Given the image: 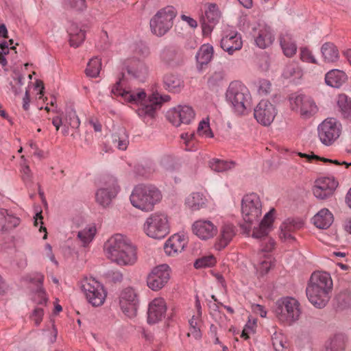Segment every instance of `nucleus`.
<instances>
[{"label":"nucleus","instance_id":"43","mask_svg":"<svg viewBox=\"0 0 351 351\" xmlns=\"http://www.w3.org/2000/svg\"><path fill=\"white\" fill-rule=\"evenodd\" d=\"M303 73L301 68L297 63L291 62L286 65L283 70L282 75L287 79H300Z\"/></svg>","mask_w":351,"mask_h":351},{"label":"nucleus","instance_id":"56","mask_svg":"<svg viewBox=\"0 0 351 351\" xmlns=\"http://www.w3.org/2000/svg\"><path fill=\"white\" fill-rule=\"evenodd\" d=\"M65 4L77 11H83L86 8V0H65Z\"/></svg>","mask_w":351,"mask_h":351},{"label":"nucleus","instance_id":"21","mask_svg":"<svg viewBox=\"0 0 351 351\" xmlns=\"http://www.w3.org/2000/svg\"><path fill=\"white\" fill-rule=\"evenodd\" d=\"M187 242V238L184 234H174L165 241V252L169 256H176L183 251Z\"/></svg>","mask_w":351,"mask_h":351},{"label":"nucleus","instance_id":"20","mask_svg":"<svg viewBox=\"0 0 351 351\" xmlns=\"http://www.w3.org/2000/svg\"><path fill=\"white\" fill-rule=\"evenodd\" d=\"M337 186V182L332 178H322L315 181L313 192L319 199H326L331 196Z\"/></svg>","mask_w":351,"mask_h":351},{"label":"nucleus","instance_id":"32","mask_svg":"<svg viewBox=\"0 0 351 351\" xmlns=\"http://www.w3.org/2000/svg\"><path fill=\"white\" fill-rule=\"evenodd\" d=\"M323 60L326 63H334L339 58V52L337 46L330 42L324 43L321 47Z\"/></svg>","mask_w":351,"mask_h":351},{"label":"nucleus","instance_id":"22","mask_svg":"<svg viewBox=\"0 0 351 351\" xmlns=\"http://www.w3.org/2000/svg\"><path fill=\"white\" fill-rule=\"evenodd\" d=\"M167 311V304L162 298L154 299L149 304L148 317L149 323L155 324L165 318Z\"/></svg>","mask_w":351,"mask_h":351},{"label":"nucleus","instance_id":"52","mask_svg":"<svg viewBox=\"0 0 351 351\" xmlns=\"http://www.w3.org/2000/svg\"><path fill=\"white\" fill-rule=\"evenodd\" d=\"M216 263V258L213 255H209L206 256L202 257L197 259L195 263L194 266L195 268H201L205 267H211L213 266Z\"/></svg>","mask_w":351,"mask_h":351},{"label":"nucleus","instance_id":"23","mask_svg":"<svg viewBox=\"0 0 351 351\" xmlns=\"http://www.w3.org/2000/svg\"><path fill=\"white\" fill-rule=\"evenodd\" d=\"M254 42L261 49H266L272 45L275 40V34L272 29L267 25H260L254 30Z\"/></svg>","mask_w":351,"mask_h":351},{"label":"nucleus","instance_id":"44","mask_svg":"<svg viewBox=\"0 0 351 351\" xmlns=\"http://www.w3.org/2000/svg\"><path fill=\"white\" fill-rule=\"evenodd\" d=\"M337 104L343 117L351 121V100L343 95L339 97Z\"/></svg>","mask_w":351,"mask_h":351},{"label":"nucleus","instance_id":"47","mask_svg":"<svg viewBox=\"0 0 351 351\" xmlns=\"http://www.w3.org/2000/svg\"><path fill=\"white\" fill-rule=\"evenodd\" d=\"M196 307L197 308V315H193L192 318L189 320V324L191 326V331L188 333V335L190 336L192 335L195 338H199L200 337V331L198 328V323H199V317L201 316V311L199 306V302L198 300L196 301Z\"/></svg>","mask_w":351,"mask_h":351},{"label":"nucleus","instance_id":"51","mask_svg":"<svg viewBox=\"0 0 351 351\" xmlns=\"http://www.w3.org/2000/svg\"><path fill=\"white\" fill-rule=\"evenodd\" d=\"M25 77L19 74L16 75L13 81L10 82L11 90L15 95L22 92V86L24 84Z\"/></svg>","mask_w":351,"mask_h":351},{"label":"nucleus","instance_id":"28","mask_svg":"<svg viewBox=\"0 0 351 351\" xmlns=\"http://www.w3.org/2000/svg\"><path fill=\"white\" fill-rule=\"evenodd\" d=\"M20 223V219L8 210L0 208V231H8L16 228Z\"/></svg>","mask_w":351,"mask_h":351},{"label":"nucleus","instance_id":"29","mask_svg":"<svg viewBox=\"0 0 351 351\" xmlns=\"http://www.w3.org/2000/svg\"><path fill=\"white\" fill-rule=\"evenodd\" d=\"M213 55V48L210 45H203L196 55L197 69L202 71L210 62Z\"/></svg>","mask_w":351,"mask_h":351},{"label":"nucleus","instance_id":"18","mask_svg":"<svg viewBox=\"0 0 351 351\" xmlns=\"http://www.w3.org/2000/svg\"><path fill=\"white\" fill-rule=\"evenodd\" d=\"M243 46L241 36L236 30L227 29L223 31L221 40V48L230 55L240 50Z\"/></svg>","mask_w":351,"mask_h":351},{"label":"nucleus","instance_id":"14","mask_svg":"<svg viewBox=\"0 0 351 351\" xmlns=\"http://www.w3.org/2000/svg\"><path fill=\"white\" fill-rule=\"evenodd\" d=\"M276 114L277 109L268 100H261L254 108V118L259 123L265 126L269 125L274 121Z\"/></svg>","mask_w":351,"mask_h":351},{"label":"nucleus","instance_id":"9","mask_svg":"<svg viewBox=\"0 0 351 351\" xmlns=\"http://www.w3.org/2000/svg\"><path fill=\"white\" fill-rule=\"evenodd\" d=\"M289 101L291 109L299 113L304 119L313 117L319 110L314 99L303 94L292 93L289 95Z\"/></svg>","mask_w":351,"mask_h":351},{"label":"nucleus","instance_id":"37","mask_svg":"<svg viewBox=\"0 0 351 351\" xmlns=\"http://www.w3.org/2000/svg\"><path fill=\"white\" fill-rule=\"evenodd\" d=\"M112 143L117 149L124 151L129 145V137L124 128L119 130L118 132L112 135Z\"/></svg>","mask_w":351,"mask_h":351},{"label":"nucleus","instance_id":"3","mask_svg":"<svg viewBox=\"0 0 351 351\" xmlns=\"http://www.w3.org/2000/svg\"><path fill=\"white\" fill-rule=\"evenodd\" d=\"M333 287L332 278L328 272L314 271L306 289L309 302L315 307H324L330 299Z\"/></svg>","mask_w":351,"mask_h":351},{"label":"nucleus","instance_id":"24","mask_svg":"<svg viewBox=\"0 0 351 351\" xmlns=\"http://www.w3.org/2000/svg\"><path fill=\"white\" fill-rule=\"evenodd\" d=\"M236 233L237 228L233 224L226 221L223 222L220 227L219 234L215 245V248L218 250L225 248L232 240Z\"/></svg>","mask_w":351,"mask_h":351},{"label":"nucleus","instance_id":"1","mask_svg":"<svg viewBox=\"0 0 351 351\" xmlns=\"http://www.w3.org/2000/svg\"><path fill=\"white\" fill-rule=\"evenodd\" d=\"M125 85V75L121 73L116 83L111 87V97L123 104L136 108V113L144 121L153 119L162 104L170 99L169 95L161 96L158 93H153L147 97L143 89L129 90Z\"/></svg>","mask_w":351,"mask_h":351},{"label":"nucleus","instance_id":"16","mask_svg":"<svg viewBox=\"0 0 351 351\" xmlns=\"http://www.w3.org/2000/svg\"><path fill=\"white\" fill-rule=\"evenodd\" d=\"M193 234L202 241H208L213 239L218 232V228L214 223L206 219H200L195 221L191 226Z\"/></svg>","mask_w":351,"mask_h":351},{"label":"nucleus","instance_id":"10","mask_svg":"<svg viewBox=\"0 0 351 351\" xmlns=\"http://www.w3.org/2000/svg\"><path fill=\"white\" fill-rule=\"evenodd\" d=\"M80 287L86 300L94 306H99L104 303L106 291L99 282L93 278H85L80 282Z\"/></svg>","mask_w":351,"mask_h":351},{"label":"nucleus","instance_id":"48","mask_svg":"<svg viewBox=\"0 0 351 351\" xmlns=\"http://www.w3.org/2000/svg\"><path fill=\"white\" fill-rule=\"evenodd\" d=\"M298 155L300 157L307 158V160L308 161H311L313 159H317V160H321L322 161H323L324 162H329V163H332V164H334V165H339V166L344 165L346 169H348L350 167H351V162H346L345 161H340V160H331V159L325 158H319L318 156H317L315 155L309 156V155H307L306 154H302V153H299Z\"/></svg>","mask_w":351,"mask_h":351},{"label":"nucleus","instance_id":"4","mask_svg":"<svg viewBox=\"0 0 351 351\" xmlns=\"http://www.w3.org/2000/svg\"><path fill=\"white\" fill-rule=\"evenodd\" d=\"M161 198L160 191L152 185L136 186L130 197L132 206L145 212L152 211Z\"/></svg>","mask_w":351,"mask_h":351},{"label":"nucleus","instance_id":"35","mask_svg":"<svg viewBox=\"0 0 351 351\" xmlns=\"http://www.w3.org/2000/svg\"><path fill=\"white\" fill-rule=\"evenodd\" d=\"M206 198L200 193H192L185 199V204L192 210H197L206 206Z\"/></svg>","mask_w":351,"mask_h":351},{"label":"nucleus","instance_id":"25","mask_svg":"<svg viewBox=\"0 0 351 351\" xmlns=\"http://www.w3.org/2000/svg\"><path fill=\"white\" fill-rule=\"evenodd\" d=\"M303 226L300 219H287L280 226V238L285 241L292 242L295 240L293 234Z\"/></svg>","mask_w":351,"mask_h":351},{"label":"nucleus","instance_id":"6","mask_svg":"<svg viewBox=\"0 0 351 351\" xmlns=\"http://www.w3.org/2000/svg\"><path fill=\"white\" fill-rule=\"evenodd\" d=\"M143 230L152 239H162L170 232L169 217L163 213H152L145 219Z\"/></svg>","mask_w":351,"mask_h":351},{"label":"nucleus","instance_id":"39","mask_svg":"<svg viewBox=\"0 0 351 351\" xmlns=\"http://www.w3.org/2000/svg\"><path fill=\"white\" fill-rule=\"evenodd\" d=\"M236 163L232 160L213 158L209 161V167L216 172L223 173L233 169Z\"/></svg>","mask_w":351,"mask_h":351},{"label":"nucleus","instance_id":"50","mask_svg":"<svg viewBox=\"0 0 351 351\" xmlns=\"http://www.w3.org/2000/svg\"><path fill=\"white\" fill-rule=\"evenodd\" d=\"M207 21L210 23H215L220 17L217 7L215 4H210L205 12Z\"/></svg>","mask_w":351,"mask_h":351},{"label":"nucleus","instance_id":"58","mask_svg":"<svg viewBox=\"0 0 351 351\" xmlns=\"http://www.w3.org/2000/svg\"><path fill=\"white\" fill-rule=\"evenodd\" d=\"M34 226L38 227V225L40 224L39 230H40V232L43 231L45 232V234L43 236V239H46L47 237V232L46 228L43 226V217L42 215V210H40V212L37 213L36 214V215L34 216Z\"/></svg>","mask_w":351,"mask_h":351},{"label":"nucleus","instance_id":"64","mask_svg":"<svg viewBox=\"0 0 351 351\" xmlns=\"http://www.w3.org/2000/svg\"><path fill=\"white\" fill-rule=\"evenodd\" d=\"M29 102H30L29 93L28 90H26L25 95L23 98V108L24 110H25V111L29 110Z\"/></svg>","mask_w":351,"mask_h":351},{"label":"nucleus","instance_id":"7","mask_svg":"<svg viewBox=\"0 0 351 351\" xmlns=\"http://www.w3.org/2000/svg\"><path fill=\"white\" fill-rule=\"evenodd\" d=\"M243 219L247 226L245 230L250 231L251 226L259 221L263 214V203L256 193H250L243 197L241 202Z\"/></svg>","mask_w":351,"mask_h":351},{"label":"nucleus","instance_id":"57","mask_svg":"<svg viewBox=\"0 0 351 351\" xmlns=\"http://www.w3.org/2000/svg\"><path fill=\"white\" fill-rule=\"evenodd\" d=\"M300 59L303 62L317 64V60L312 54V52L306 47L300 49Z\"/></svg>","mask_w":351,"mask_h":351},{"label":"nucleus","instance_id":"8","mask_svg":"<svg viewBox=\"0 0 351 351\" xmlns=\"http://www.w3.org/2000/svg\"><path fill=\"white\" fill-rule=\"evenodd\" d=\"M274 312L278 320L287 325L298 321L302 313L299 302L289 297L278 300L276 302Z\"/></svg>","mask_w":351,"mask_h":351},{"label":"nucleus","instance_id":"42","mask_svg":"<svg viewBox=\"0 0 351 351\" xmlns=\"http://www.w3.org/2000/svg\"><path fill=\"white\" fill-rule=\"evenodd\" d=\"M346 337L342 334L335 335L326 344V351H341L345 348Z\"/></svg>","mask_w":351,"mask_h":351},{"label":"nucleus","instance_id":"15","mask_svg":"<svg viewBox=\"0 0 351 351\" xmlns=\"http://www.w3.org/2000/svg\"><path fill=\"white\" fill-rule=\"evenodd\" d=\"M168 120L176 127L181 124H190L195 118L193 109L189 106H178L167 114Z\"/></svg>","mask_w":351,"mask_h":351},{"label":"nucleus","instance_id":"55","mask_svg":"<svg viewBox=\"0 0 351 351\" xmlns=\"http://www.w3.org/2000/svg\"><path fill=\"white\" fill-rule=\"evenodd\" d=\"M224 79V73L222 71H215L208 78V83L211 86H219Z\"/></svg>","mask_w":351,"mask_h":351},{"label":"nucleus","instance_id":"34","mask_svg":"<svg viewBox=\"0 0 351 351\" xmlns=\"http://www.w3.org/2000/svg\"><path fill=\"white\" fill-rule=\"evenodd\" d=\"M163 82L165 88L171 92H180L184 86L182 78L173 73L166 74L163 77Z\"/></svg>","mask_w":351,"mask_h":351},{"label":"nucleus","instance_id":"2","mask_svg":"<svg viewBox=\"0 0 351 351\" xmlns=\"http://www.w3.org/2000/svg\"><path fill=\"white\" fill-rule=\"evenodd\" d=\"M104 251L108 259L119 266H131L137 261L136 247L121 234L110 237L104 243Z\"/></svg>","mask_w":351,"mask_h":351},{"label":"nucleus","instance_id":"40","mask_svg":"<svg viewBox=\"0 0 351 351\" xmlns=\"http://www.w3.org/2000/svg\"><path fill=\"white\" fill-rule=\"evenodd\" d=\"M96 232L97 228L95 225L90 224L78 232L77 237L80 240L82 245L86 247L93 241Z\"/></svg>","mask_w":351,"mask_h":351},{"label":"nucleus","instance_id":"17","mask_svg":"<svg viewBox=\"0 0 351 351\" xmlns=\"http://www.w3.org/2000/svg\"><path fill=\"white\" fill-rule=\"evenodd\" d=\"M138 300L137 295L132 288L123 289L119 296V305L123 313L129 317L136 315Z\"/></svg>","mask_w":351,"mask_h":351},{"label":"nucleus","instance_id":"63","mask_svg":"<svg viewBox=\"0 0 351 351\" xmlns=\"http://www.w3.org/2000/svg\"><path fill=\"white\" fill-rule=\"evenodd\" d=\"M181 19H182V21H184L186 23H187V24L191 27L195 28L197 26V21L195 19H193V18H191V17H190L189 16L183 14V15L181 16Z\"/></svg>","mask_w":351,"mask_h":351},{"label":"nucleus","instance_id":"49","mask_svg":"<svg viewBox=\"0 0 351 351\" xmlns=\"http://www.w3.org/2000/svg\"><path fill=\"white\" fill-rule=\"evenodd\" d=\"M197 134L199 136L206 137V138H213V134L210 128L209 119L206 118V119L202 120L199 123L197 128Z\"/></svg>","mask_w":351,"mask_h":351},{"label":"nucleus","instance_id":"38","mask_svg":"<svg viewBox=\"0 0 351 351\" xmlns=\"http://www.w3.org/2000/svg\"><path fill=\"white\" fill-rule=\"evenodd\" d=\"M70 36V45L72 47H79L85 39V32L84 30L79 28L77 25L71 24L68 29Z\"/></svg>","mask_w":351,"mask_h":351},{"label":"nucleus","instance_id":"31","mask_svg":"<svg viewBox=\"0 0 351 351\" xmlns=\"http://www.w3.org/2000/svg\"><path fill=\"white\" fill-rule=\"evenodd\" d=\"M279 42L283 53L287 57L290 58L295 54L297 46L289 33H281L279 37Z\"/></svg>","mask_w":351,"mask_h":351},{"label":"nucleus","instance_id":"13","mask_svg":"<svg viewBox=\"0 0 351 351\" xmlns=\"http://www.w3.org/2000/svg\"><path fill=\"white\" fill-rule=\"evenodd\" d=\"M171 269L167 264L154 267L147 278V285L153 291L162 289L170 279Z\"/></svg>","mask_w":351,"mask_h":351},{"label":"nucleus","instance_id":"26","mask_svg":"<svg viewBox=\"0 0 351 351\" xmlns=\"http://www.w3.org/2000/svg\"><path fill=\"white\" fill-rule=\"evenodd\" d=\"M274 210L271 209L265 214L263 219L261 221L258 226L254 228L252 232V237L256 239H262L265 237L272 230Z\"/></svg>","mask_w":351,"mask_h":351},{"label":"nucleus","instance_id":"53","mask_svg":"<svg viewBox=\"0 0 351 351\" xmlns=\"http://www.w3.org/2000/svg\"><path fill=\"white\" fill-rule=\"evenodd\" d=\"M256 86L257 92L261 96L267 95L270 93L271 89V83L267 80H259Z\"/></svg>","mask_w":351,"mask_h":351},{"label":"nucleus","instance_id":"36","mask_svg":"<svg viewBox=\"0 0 351 351\" xmlns=\"http://www.w3.org/2000/svg\"><path fill=\"white\" fill-rule=\"evenodd\" d=\"M32 276H33L30 278V281L35 283L38 287V289L35 293L34 300L38 304H44L47 301L45 291L41 287L44 280V276L40 274H34Z\"/></svg>","mask_w":351,"mask_h":351},{"label":"nucleus","instance_id":"30","mask_svg":"<svg viewBox=\"0 0 351 351\" xmlns=\"http://www.w3.org/2000/svg\"><path fill=\"white\" fill-rule=\"evenodd\" d=\"M333 215L327 208L320 210L313 218V223L318 228L326 229L333 222Z\"/></svg>","mask_w":351,"mask_h":351},{"label":"nucleus","instance_id":"5","mask_svg":"<svg viewBox=\"0 0 351 351\" xmlns=\"http://www.w3.org/2000/svg\"><path fill=\"white\" fill-rule=\"evenodd\" d=\"M226 97L235 112L243 114L251 106V95L247 88L238 81L230 84Z\"/></svg>","mask_w":351,"mask_h":351},{"label":"nucleus","instance_id":"45","mask_svg":"<svg viewBox=\"0 0 351 351\" xmlns=\"http://www.w3.org/2000/svg\"><path fill=\"white\" fill-rule=\"evenodd\" d=\"M101 68V59L98 57H95L90 60L86 69V75L91 77H96L98 76Z\"/></svg>","mask_w":351,"mask_h":351},{"label":"nucleus","instance_id":"62","mask_svg":"<svg viewBox=\"0 0 351 351\" xmlns=\"http://www.w3.org/2000/svg\"><path fill=\"white\" fill-rule=\"evenodd\" d=\"M252 310L262 317H265L267 315V311L265 310L264 307L260 304H253Z\"/></svg>","mask_w":351,"mask_h":351},{"label":"nucleus","instance_id":"61","mask_svg":"<svg viewBox=\"0 0 351 351\" xmlns=\"http://www.w3.org/2000/svg\"><path fill=\"white\" fill-rule=\"evenodd\" d=\"M21 172L23 180L25 182H31L32 174L29 167L28 166H24L22 168Z\"/></svg>","mask_w":351,"mask_h":351},{"label":"nucleus","instance_id":"60","mask_svg":"<svg viewBox=\"0 0 351 351\" xmlns=\"http://www.w3.org/2000/svg\"><path fill=\"white\" fill-rule=\"evenodd\" d=\"M44 254L45 256L48 258L51 262H53V263H55L56 265L58 264V262L56 261V258H55V256L54 254H53V252H52V247L51 246L49 245V244H46L45 246V250H44Z\"/></svg>","mask_w":351,"mask_h":351},{"label":"nucleus","instance_id":"59","mask_svg":"<svg viewBox=\"0 0 351 351\" xmlns=\"http://www.w3.org/2000/svg\"><path fill=\"white\" fill-rule=\"evenodd\" d=\"M44 315V311L42 308L38 307L36 308L31 316V319L34 322V324L36 326H38L43 320V317Z\"/></svg>","mask_w":351,"mask_h":351},{"label":"nucleus","instance_id":"27","mask_svg":"<svg viewBox=\"0 0 351 351\" xmlns=\"http://www.w3.org/2000/svg\"><path fill=\"white\" fill-rule=\"evenodd\" d=\"M128 73L132 77L144 80L148 74V67L139 60H132L127 66Z\"/></svg>","mask_w":351,"mask_h":351},{"label":"nucleus","instance_id":"46","mask_svg":"<svg viewBox=\"0 0 351 351\" xmlns=\"http://www.w3.org/2000/svg\"><path fill=\"white\" fill-rule=\"evenodd\" d=\"M272 344L276 351H287V341L286 337L281 332H274L271 338Z\"/></svg>","mask_w":351,"mask_h":351},{"label":"nucleus","instance_id":"54","mask_svg":"<svg viewBox=\"0 0 351 351\" xmlns=\"http://www.w3.org/2000/svg\"><path fill=\"white\" fill-rule=\"evenodd\" d=\"M177 57V52L175 49L165 48L160 53V58L166 63L170 64L173 62Z\"/></svg>","mask_w":351,"mask_h":351},{"label":"nucleus","instance_id":"19","mask_svg":"<svg viewBox=\"0 0 351 351\" xmlns=\"http://www.w3.org/2000/svg\"><path fill=\"white\" fill-rule=\"evenodd\" d=\"M119 191V186L114 180L106 186L97 190L95 194L97 203L103 208H108L112 200L115 198Z\"/></svg>","mask_w":351,"mask_h":351},{"label":"nucleus","instance_id":"12","mask_svg":"<svg viewBox=\"0 0 351 351\" xmlns=\"http://www.w3.org/2000/svg\"><path fill=\"white\" fill-rule=\"evenodd\" d=\"M341 124L333 118L324 120L317 127L319 141L326 146L332 145L340 137Z\"/></svg>","mask_w":351,"mask_h":351},{"label":"nucleus","instance_id":"11","mask_svg":"<svg viewBox=\"0 0 351 351\" xmlns=\"http://www.w3.org/2000/svg\"><path fill=\"white\" fill-rule=\"evenodd\" d=\"M176 15L173 7L169 6L159 10L150 21L152 33L158 36L165 35L172 27Z\"/></svg>","mask_w":351,"mask_h":351},{"label":"nucleus","instance_id":"41","mask_svg":"<svg viewBox=\"0 0 351 351\" xmlns=\"http://www.w3.org/2000/svg\"><path fill=\"white\" fill-rule=\"evenodd\" d=\"M261 257L260 261L254 260V267L260 275L263 276L267 274L272 266V258L270 256L265 253H260L258 254Z\"/></svg>","mask_w":351,"mask_h":351},{"label":"nucleus","instance_id":"33","mask_svg":"<svg viewBox=\"0 0 351 351\" xmlns=\"http://www.w3.org/2000/svg\"><path fill=\"white\" fill-rule=\"evenodd\" d=\"M346 80V74L339 69H332L325 75L326 84L331 87L339 88Z\"/></svg>","mask_w":351,"mask_h":351}]
</instances>
